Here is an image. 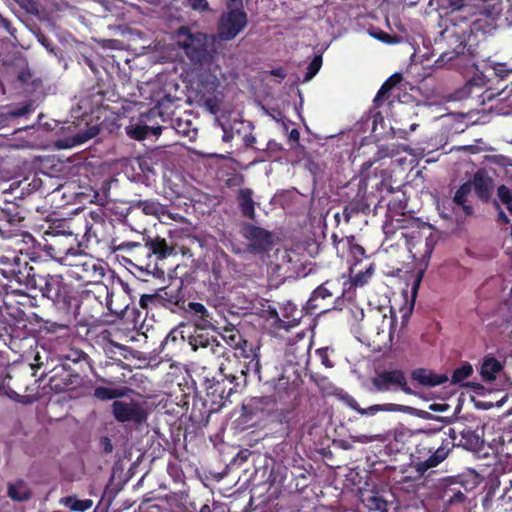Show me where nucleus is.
Returning a JSON list of instances; mask_svg holds the SVG:
<instances>
[{"mask_svg":"<svg viewBox=\"0 0 512 512\" xmlns=\"http://www.w3.org/2000/svg\"><path fill=\"white\" fill-rule=\"evenodd\" d=\"M3 305L4 299L2 292L0 291V339H2L5 335H8L11 328V325L8 323L7 318L3 314Z\"/></svg>","mask_w":512,"mask_h":512,"instance_id":"obj_53","label":"nucleus"},{"mask_svg":"<svg viewBox=\"0 0 512 512\" xmlns=\"http://www.w3.org/2000/svg\"><path fill=\"white\" fill-rule=\"evenodd\" d=\"M210 399L205 397L194 395L192 401V407L190 412V421L197 428L206 427L209 423L210 416L219 410H213L210 403Z\"/></svg>","mask_w":512,"mask_h":512,"instance_id":"obj_26","label":"nucleus"},{"mask_svg":"<svg viewBox=\"0 0 512 512\" xmlns=\"http://www.w3.org/2000/svg\"><path fill=\"white\" fill-rule=\"evenodd\" d=\"M391 89L388 87V83H383L378 90L373 102L376 107H379L383 101L387 100L390 96Z\"/></svg>","mask_w":512,"mask_h":512,"instance_id":"obj_54","label":"nucleus"},{"mask_svg":"<svg viewBox=\"0 0 512 512\" xmlns=\"http://www.w3.org/2000/svg\"><path fill=\"white\" fill-rule=\"evenodd\" d=\"M439 430L417 431L422 437L416 442L411 453V462L419 477L443 463L454 451L456 443L452 439L439 435Z\"/></svg>","mask_w":512,"mask_h":512,"instance_id":"obj_3","label":"nucleus"},{"mask_svg":"<svg viewBox=\"0 0 512 512\" xmlns=\"http://www.w3.org/2000/svg\"><path fill=\"white\" fill-rule=\"evenodd\" d=\"M350 204H353L357 209V213L368 214L370 212V204L366 199V190L359 189L356 196L349 201Z\"/></svg>","mask_w":512,"mask_h":512,"instance_id":"obj_44","label":"nucleus"},{"mask_svg":"<svg viewBox=\"0 0 512 512\" xmlns=\"http://www.w3.org/2000/svg\"><path fill=\"white\" fill-rule=\"evenodd\" d=\"M371 391L375 393L402 391L407 395L414 393L408 385L405 372L401 369L376 371L371 378Z\"/></svg>","mask_w":512,"mask_h":512,"instance_id":"obj_13","label":"nucleus"},{"mask_svg":"<svg viewBox=\"0 0 512 512\" xmlns=\"http://www.w3.org/2000/svg\"><path fill=\"white\" fill-rule=\"evenodd\" d=\"M440 489L442 490L443 501L449 505L463 503L466 499L465 492L467 488L460 477L442 479Z\"/></svg>","mask_w":512,"mask_h":512,"instance_id":"obj_23","label":"nucleus"},{"mask_svg":"<svg viewBox=\"0 0 512 512\" xmlns=\"http://www.w3.org/2000/svg\"><path fill=\"white\" fill-rule=\"evenodd\" d=\"M237 203L243 217L250 220L255 219L256 212L252 189L241 188L237 194Z\"/></svg>","mask_w":512,"mask_h":512,"instance_id":"obj_35","label":"nucleus"},{"mask_svg":"<svg viewBox=\"0 0 512 512\" xmlns=\"http://www.w3.org/2000/svg\"><path fill=\"white\" fill-rule=\"evenodd\" d=\"M142 240L146 242L150 256L155 262L176 254L175 246L168 244L167 241L159 235L154 237L143 235Z\"/></svg>","mask_w":512,"mask_h":512,"instance_id":"obj_29","label":"nucleus"},{"mask_svg":"<svg viewBox=\"0 0 512 512\" xmlns=\"http://www.w3.org/2000/svg\"><path fill=\"white\" fill-rule=\"evenodd\" d=\"M407 413L416 415L417 417H420L424 420H437V421H441V422H445V423H450V419L447 417L434 416L433 414H431L427 411L415 409L412 407H411V410L408 411Z\"/></svg>","mask_w":512,"mask_h":512,"instance_id":"obj_52","label":"nucleus"},{"mask_svg":"<svg viewBox=\"0 0 512 512\" xmlns=\"http://www.w3.org/2000/svg\"><path fill=\"white\" fill-rule=\"evenodd\" d=\"M244 183V176L242 174H233L226 180V185L229 188L241 186Z\"/></svg>","mask_w":512,"mask_h":512,"instance_id":"obj_60","label":"nucleus"},{"mask_svg":"<svg viewBox=\"0 0 512 512\" xmlns=\"http://www.w3.org/2000/svg\"><path fill=\"white\" fill-rule=\"evenodd\" d=\"M104 313L102 301L92 291H83L76 298L73 320L81 316L84 321L98 320Z\"/></svg>","mask_w":512,"mask_h":512,"instance_id":"obj_19","label":"nucleus"},{"mask_svg":"<svg viewBox=\"0 0 512 512\" xmlns=\"http://www.w3.org/2000/svg\"><path fill=\"white\" fill-rule=\"evenodd\" d=\"M59 314V320L54 322H47V330L48 332H57L59 330L63 329H69L70 325L72 323H69L67 326H62V324H65V314L64 313H58Z\"/></svg>","mask_w":512,"mask_h":512,"instance_id":"obj_55","label":"nucleus"},{"mask_svg":"<svg viewBox=\"0 0 512 512\" xmlns=\"http://www.w3.org/2000/svg\"><path fill=\"white\" fill-rule=\"evenodd\" d=\"M273 389V397L266 396L252 400L255 408H258L260 405H274L277 399L280 401L286 400L295 395L297 386L295 381H290L289 377L281 375L273 382Z\"/></svg>","mask_w":512,"mask_h":512,"instance_id":"obj_22","label":"nucleus"},{"mask_svg":"<svg viewBox=\"0 0 512 512\" xmlns=\"http://www.w3.org/2000/svg\"><path fill=\"white\" fill-rule=\"evenodd\" d=\"M441 7L449 10L447 12L448 24L441 32V36L447 42L450 50L441 53L436 60L438 66L446 65L467 52L469 28L464 29L461 25L464 22L467 26H470L471 17L473 16V7L467 0H441Z\"/></svg>","mask_w":512,"mask_h":512,"instance_id":"obj_2","label":"nucleus"},{"mask_svg":"<svg viewBox=\"0 0 512 512\" xmlns=\"http://www.w3.org/2000/svg\"><path fill=\"white\" fill-rule=\"evenodd\" d=\"M346 248L349 251V255L353 261V264L356 265L360 263L364 258H367L366 251L364 247L355 242V236L350 235L345 237Z\"/></svg>","mask_w":512,"mask_h":512,"instance_id":"obj_41","label":"nucleus"},{"mask_svg":"<svg viewBox=\"0 0 512 512\" xmlns=\"http://www.w3.org/2000/svg\"><path fill=\"white\" fill-rule=\"evenodd\" d=\"M357 209V207L355 208V206H353V204H350L348 202L347 205L344 206L343 208V217H344V220L346 223H349V221L351 220V218L358 214L357 211H355Z\"/></svg>","mask_w":512,"mask_h":512,"instance_id":"obj_61","label":"nucleus"},{"mask_svg":"<svg viewBox=\"0 0 512 512\" xmlns=\"http://www.w3.org/2000/svg\"><path fill=\"white\" fill-rule=\"evenodd\" d=\"M162 116L161 111L159 108H152L148 111L147 114L143 115V124L130 126L127 128V134L138 141L144 140L148 138L149 136H159L162 132V126L160 125H149L147 124L148 121L151 119Z\"/></svg>","mask_w":512,"mask_h":512,"instance_id":"obj_24","label":"nucleus"},{"mask_svg":"<svg viewBox=\"0 0 512 512\" xmlns=\"http://www.w3.org/2000/svg\"><path fill=\"white\" fill-rule=\"evenodd\" d=\"M112 251L126 252L130 257L131 263L141 271H145L148 274H154L158 269L157 262L151 258L149 249L145 241H123L119 242L114 240L112 242Z\"/></svg>","mask_w":512,"mask_h":512,"instance_id":"obj_14","label":"nucleus"},{"mask_svg":"<svg viewBox=\"0 0 512 512\" xmlns=\"http://www.w3.org/2000/svg\"><path fill=\"white\" fill-rule=\"evenodd\" d=\"M65 224L64 222L57 227H50L45 232L44 243L40 244V247L51 259L62 265H72L68 262V257L83 256L81 248L84 244L72 230H60Z\"/></svg>","mask_w":512,"mask_h":512,"instance_id":"obj_6","label":"nucleus"},{"mask_svg":"<svg viewBox=\"0 0 512 512\" xmlns=\"http://www.w3.org/2000/svg\"><path fill=\"white\" fill-rule=\"evenodd\" d=\"M221 380H207L206 381V399H210L213 410H221L230 396L238 391V388L244 387L247 383V376L245 380L239 379L231 382V377H227L224 373L220 372Z\"/></svg>","mask_w":512,"mask_h":512,"instance_id":"obj_12","label":"nucleus"},{"mask_svg":"<svg viewBox=\"0 0 512 512\" xmlns=\"http://www.w3.org/2000/svg\"><path fill=\"white\" fill-rule=\"evenodd\" d=\"M247 13L240 8H230L223 12L218 22V36L221 40L230 41L247 26Z\"/></svg>","mask_w":512,"mask_h":512,"instance_id":"obj_17","label":"nucleus"},{"mask_svg":"<svg viewBox=\"0 0 512 512\" xmlns=\"http://www.w3.org/2000/svg\"><path fill=\"white\" fill-rule=\"evenodd\" d=\"M316 355L321 360V363L327 367L332 368L334 366L333 362L329 358V348L328 347H322L316 350Z\"/></svg>","mask_w":512,"mask_h":512,"instance_id":"obj_59","label":"nucleus"},{"mask_svg":"<svg viewBox=\"0 0 512 512\" xmlns=\"http://www.w3.org/2000/svg\"><path fill=\"white\" fill-rule=\"evenodd\" d=\"M322 63H323L322 56L315 55L307 67V71L304 76L305 82L312 80L316 76V74L319 72V70L322 66Z\"/></svg>","mask_w":512,"mask_h":512,"instance_id":"obj_47","label":"nucleus"},{"mask_svg":"<svg viewBox=\"0 0 512 512\" xmlns=\"http://www.w3.org/2000/svg\"><path fill=\"white\" fill-rule=\"evenodd\" d=\"M19 206L13 202H6L4 207L0 209V220H5L11 225H18L24 221Z\"/></svg>","mask_w":512,"mask_h":512,"instance_id":"obj_39","label":"nucleus"},{"mask_svg":"<svg viewBox=\"0 0 512 512\" xmlns=\"http://www.w3.org/2000/svg\"><path fill=\"white\" fill-rule=\"evenodd\" d=\"M177 45L189 59L193 70L210 68L215 61L216 51L208 44L203 32H192L190 27L181 26L176 31Z\"/></svg>","mask_w":512,"mask_h":512,"instance_id":"obj_5","label":"nucleus"},{"mask_svg":"<svg viewBox=\"0 0 512 512\" xmlns=\"http://www.w3.org/2000/svg\"><path fill=\"white\" fill-rule=\"evenodd\" d=\"M183 311L188 315V318L194 323L197 329L214 328L213 313L210 312L205 305L199 302H188Z\"/></svg>","mask_w":512,"mask_h":512,"instance_id":"obj_27","label":"nucleus"},{"mask_svg":"<svg viewBox=\"0 0 512 512\" xmlns=\"http://www.w3.org/2000/svg\"><path fill=\"white\" fill-rule=\"evenodd\" d=\"M416 434H418V433L413 432L412 430H410L408 428L402 427V428L394 430L393 438L396 442L404 444L406 442H410L411 439L416 436Z\"/></svg>","mask_w":512,"mask_h":512,"instance_id":"obj_51","label":"nucleus"},{"mask_svg":"<svg viewBox=\"0 0 512 512\" xmlns=\"http://www.w3.org/2000/svg\"><path fill=\"white\" fill-rule=\"evenodd\" d=\"M472 187H474L475 193L478 198L487 203L492 195V180L489 177H485L483 174L477 172L475 173L473 180L470 181Z\"/></svg>","mask_w":512,"mask_h":512,"instance_id":"obj_36","label":"nucleus"},{"mask_svg":"<svg viewBox=\"0 0 512 512\" xmlns=\"http://www.w3.org/2000/svg\"><path fill=\"white\" fill-rule=\"evenodd\" d=\"M8 496L15 501H25L31 497V491L23 480L9 484Z\"/></svg>","mask_w":512,"mask_h":512,"instance_id":"obj_40","label":"nucleus"},{"mask_svg":"<svg viewBox=\"0 0 512 512\" xmlns=\"http://www.w3.org/2000/svg\"><path fill=\"white\" fill-rule=\"evenodd\" d=\"M242 236L249 242L248 251L260 255L269 252L273 247V236L270 231L251 223L241 227Z\"/></svg>","mask_w":512,"mask_h":512,"instance_id":"obj_18","label":"nucleus"},{"mask_svg":"<svg viewBox=\"0 0 512 512\" xmlns=\"http://www.w3.org/2000/svg\"><path fill=\"white\" fill-rule=\"evenodd\" d=\"M187 5L197 12H206L210 10L208 0H187Z\"/></svg>","mask_w":512,"mask_h":512,"instance_id":"obj_57","label":"nucleus"},{"mask_svg":"<svg viewBox=\"0 0 512 512\" xmlns=\"http://www.w3.org/2000/svg\"><path fill=\"white\" fill-rule=\"evenodd\" d=\"M273 314L275 315V322L278 323V328H284L288 330L289 328L295 327L299 324L300 318L295 316H290L289 314L285 313L284 317L287 318V320H282L276 311H273Z\"/></svg>","mask_w":512,"mask_h":512,"instance_id":"obj_50","label":"nucleus"},{"mask_svg":"<svg viewBox=\"0 0 512 512\" xmlns=\"http://www.w3.org/2000/svg\"><path fill=\"white\" fill-rule=\"evenodd\" d=\"M93 396L98 400L108 401L123 397L124 392L121 389L99 386L94 389Z\"/></svg>","mask_w":512,"mask_h":512,"instance_id":"obj_42","label":"nucleus"},{"mask_svg":"<svg viewBox=\"0 0 512 512\" xmlns=\"http://www.w3.org/2000/svg\"><path fill=\"white\" fill-rule=\"evenodd\" d=\"M503 365L494 357H485L483 359L480 375L485 382H492L496 379V374L502 371Z\"/></svg>","mask_w":512,"mask_h":512,"instance_id":"obj_38","label":"nucleus"},{"mask_svg":"<svg viewBox=\"0 0 512 512\" xmlns=\"http://www.w3.org/2000/svg\"><path fill=\"white\" fill-rule=\"evenodd\" d=\"M31 112V106L30 105H24L19 108H16L9 112V115L12 117H20L24 116Z\"/></svg>","mask_w":512,"mask_h":512,"instance_id":"obj_63","label":"nucleus"},{"mask_svg":"<svg viewBox=\"0 0 512 512\" xmlns=\"http://www.w3.org/2000/svg\"><path fill=\"white\" fill-rule=\"evenodd\" d=\"M447 437L456 443V447L467 451H479L484 444L483 426L477 421L457 422L448 429Z\"/></svg>","mask_w":512,"mask_h":512,"instance_id":"obj_11","label":"nucleus"},{"mask_svg":"<svg viewBox=\"0 0 512 512\" xmlns=\"http://www.w3.org/2000/svg\"><path fill=\"white\" fill-rule=\"evenodd\" d=\"M221 336L227 345L238 351L235 355L242 357L244 361L236 362L238 369L235 372L231 370V367L221 364L220 372L224 373L227 377H231V382L234 380L238 381L239 379L245 380V376H248L251 372L257 374L258 379L262 381L258 355L259 348H255L251 343L243 339L241 333L235 327L225 328Z\"/></svg>","mask_w":512,"mask_h":512,"instance_id":"obj_4","label":"nucleus"},{"mask_svg":"<svg viewBox=\"0 0 512 512\" xmlns=\"http://www.w3.org/2000/svg\"><path fill=\"white\" fill-rule=\"evenodd\" d=\"M231 113H222L216 118L218 125L223 131L222 140L226 143L231 142L234 139L235 134H240L241 129L244 127V121L240 119H230Z\"/></svg>","mask_w":512,"mask_h":512,"instance_id":"obj_32","label":"nucleus"},{"mask_svg":"<svg viewBox=\"0 0 512 512\" xmlns=\"http://www.w3.org/2000/svg\"><path fill=\"white\" fill-rule=\"evenodd\" d=\"M89 215L92 222L86 221L85 233L83 237L87 242H89L91 238H95L97 243L101 241L106 242L109 244V247L112 250V242L114 240L119 241L118 238L113 237L112 235V231L115 228L113 220L106 217L102 208H97L96 210L90 211Z\"/></svg>","mask_w":512,"mask_h":512,"instance_id":"obj_15","label":"nucleus"},{"mask_svg":"<svg viewBox=\"0 0 512 512\" xmlns=\"http://www.w3.org/2000/svg\"><path fill=\"white\" fill-rule=\"evenodd\" d=\"M361 502L369 512H388L389 502L377 491L361 493Z\"/></svg>","mask_w":512,"mask_h":512,"instance_id":"obj_34","label":"nucleus"},{"mask_svg":"<svg viewBox=\"0 0 512 512\" xmlns=\"http://www.w3.org/2000/svg\"><path fill=\"white\" fill-rule=\"evenodd\" d=\"M136 206L144 212L146 215H157L160 211V203L153 200H140Z\"/></svg>","mask_w":512,"mask_h":512,"instance_id":"obj_48","label":"nucleus"},{"mask_svg":"<svg viewBox=\"0 0 512 512\" xmlns=\"http://www.w3.org/2000/svg\"><path fill=\"white\" fill-rule=\"evenodd\" d=\"M71 266L79 269V271L75 272L76 275L87 283L99 282L104 276L103 268L93 259L79 260L77 263H72Z\"/></svg>","mask_w":512,"mask_h":512,"instance_id":"obj_30","label":"nucleus"},{"mask_svg":"<svg viewBox=\"0 0 512 512\" xmlns=\"http://www.w3.org/2000/svg\"><path fill=\"white\" fill-rule=\"evenodd\" d=\"M497 196L499 200L505 205L511 204L512 202V192L506 185H500L497 188Z\"/></svg>","mask_w":512,"mask_h":512,"instance_id":"obj_56","label":"nucleus"},{"mask_svg":"<svg viewBox=\"0 0 512 512\" xmlns=\"http://www.w3.org/2000/svg\"><path fill=\"white\" fill-rule=\"evenodd\" d=\"M411 377L420 385L427 387H436L448 381L446 374H437L425 368L414 369L411 372Z\"/></svg>","mask_w":512,"mask_h":512,"instance_id":"obj_33","label":"nucleus"},{"mask_svg":"<svg viewBox=\"0 0 512 512\" xmlns=\"http://www.w3.org/2000/svg\"><path fill=\"white\" fill-rule=\"evenodd\" d=\"M196 71L198 73L195 80V91L198 102L205 107L209 113L217 115L225 97L223 91L220 89L221 83L216 74L210 71V68Z\"/></svg>","mask_w":512,"mask_h":512,"instance_id":"obj_8","label":"nucleus"},{"mask_svg":"<svg viewBox=\"0 0 512 512\" xmlns=\"http://www.w3.org/2000/svg\"><path fill=\"white\" fill-rule=\"evenodd\" d=\"M112 414L119 422H133L142 424L147 420V412L137 402L114 401L112 404Z\"/></svg>","mask_w":512,"mask_h":512,"instance_id":"obj_21","label":"nucleus"},{"mask_svg":"<svg viewBox=\"0 0 512 512\" xmlns=\"http://www.w3.org/2000/svg\"><path fill=\"white\" fill-rule=\"evenodd\" d=\"M13 278L28 289H38L43 298L51 301L57 313L65 314V324L73 322L74 308L78 290L73 283L60 274H42L27 262L20 264L16 258V267L11 270Z\"/></svg>","mask_w":512,"mask_h":512,"instance_id":"obj_1","label":"nucleus"},{"mask_svg":"<svg viewBox=\"0 0 512 512\" xmlns=\"http://www.w3.org/2000/svg\"><path fill=\"white\" fill-rule=\"evenodd\" d=\"M473 373L472 365L469 363H465L462 366L456 368L451 377V382L453 384H458L470 377Z\"/></svg>","mask_w":512,"mask_h":512,"instance_id":"obj_45","label":"nucleus"},{"mask_svg":"<svg viewBox=\"0 0 512 512\" xmlns=\"http://www.w3.org/2000/svg\"><path fill=\"white\" fill-rule=\"evenodd\" d=\"M140 305L142 308L164 307L173 313L183 311L186 305L183 281H173L154 294H143L140 298Z\"/></svg>","mask_w":512,"mask_h":512,"instance_id":"obj_9","label":"nucleus"},{"mask_svg":"<svg viewBox=\"0 0 512 512\" xmlns=\"http://www.w3.org/2000/svg\"><path fill=\"white\" fill-rule=\"evenodd\" d=\"M487 85V79L483 73H475L465 85L457 91L459 99L463 98H474L482 97V102L490 100L493 96L492 93L488 94V90L485 89Z\"/></svg>","mask_w":512,"mask_h":512,"instance_id":"obj_25","label":"nucleus"},{"mask_svg":"<svg viewBox=\"0 0 512 512\" xmlns=\"http://www.w3.org/2000/svg\"><path fill=\"white\" fill-rule=\"evenodd\" d=\"M373 271L374 264H370L369 267H367L364 271H360L352 277V283L355 286H364L368 283V280L372 276Z\"/></svg>","mask_w":512,"mask_h":512,"instance_id":"obj_49","label":"nucleus"},{"mask_svg":"<svg viewBox=\"0 0 512 512\" xmlns=\"http://www.w3.org/2000/svg\"><path fill=\"white\" fill-rule=\"evenodd\" d=\"M66 505L73 511L84 512L93 505L91 499H78L75 496H69L65 500Z\"/></svg>","mask_w":512,"mask_h":512,"instance_id":"obj_43","label":"nucleus"},{"mask_svg":"<svg viewBox=\"0 0 512 512\" xmlns=\"http://www.w3.org/2000/svg\"><path fill=\"white\" fill-rule=\"evenodd\" d=\"M503 11L502 0H481L478 6V14L472 13L470 26L464 22L462 28H469V44L467 53H473V47L477 46L481 40H485L487 35H491L497 29V19Z\"/></svg>","mask_w":512,"mask_h":512,"instance_id":"obj_7","label":"nucleus"},{"mask_svg":"<svg viewBox=\"0 0 512 512\" xmlns=\"http://www.w3.org/2000/svg\"><path fill=\"white\" fill-rule=\"evenodd\" d=\"M472 190V184L470 181H467L460 185V187L456 190L452 202L457 206L461 207L464 214L466 216H471L474 213V209L472 205L468 204V196L470 195Z\"/></svg>","mask_w":512,"mask_h":512,"instance_id":"obj_37","label":"nucleus"},{"mask_svg":"<svg viewBox=\"0 0 512 512\" xmlns=\"http://www.w3.org/2000/svg\"><path fill=\"white\" fill-rule=\"evenodd\" d=\"M49 372L53 373L49 379V387L55 393L75 390L82 383L79 373L68 370L65 364L55 366Z\"/></svg>","mask_w":512,"mask_h":512,"instance_id":"obj_20","label":"nucleus"},{"mask_svg":"<svg viewBox=\"0 0 512 512\" xmlns=\"http://www.w3.org/2000/svg\"><path fill=\"white\" fill-rule=\"evenodd\" d=\"M344 295L338 279H328L316 287L307 300L304 310L311 315H321L335 308Z\"/></svg>","mask_w":512,"mask_h":512,"instance_id":"obj_10","label":"nucleus"},{"mask_svg":"<svg viewBox=\"0 0 512 512\" xmlns=\"http://www.w3.org/2000/svg\"><path fill=\"white\" fill-rule=\"evenodd\" d=\"M273 474V481H278L281 488L289 493L304 491L309 486L311 480L310 470L300 466L278 468Z\"/></svg>","mask_w":512,"mask_h":512,"instance_id":"obj_16","label":"nucleus"},{"mask_svg":"<svg viewBox=\"0 0 512 512\" xmlns=\"http://www.w3.org/2000/svg\"><path fill=\"white\" fill-rule=\"evenodd\" d=\"M372 36L374 38H376L377 40L383 42V43H386V44H392L394 43L393 41V36L380 30L378 32H375V33H372Z\"/></svg>","mask_w":512,"mask_h":512,"instance_id":"obj_62","label":"nucleus"},{"mask_svg":"<svg viewBox=\"0 0 512 512\" xmlns=\"http://www.w3.org/2000/svg\"><path fill=\"white\" fill-rule=\"evenodd\" d=\"M206 329L195 328L194 334L189 336V345L192 350L197 351L200 348L208 349L212 354L221 356L224 354V346L218 342L214 336H210Z\"/></svg>","mask_w":512,"mask_h":512,"instance_id":"obj_28","label":"nucleus"},{"mask_svg":"<svg viewBox=\"0 0 512 512\" xmlns=\"http://www.w3.org/2000/svg\"><path fill=\"white\" fill-rule=\"evenodd\" d=\"M44 358H45V360H47V355H46L45 351H44ZM43 366H45V370L43 371L42 376L47 373L46 370L48 369V362L45 363L43 360V356L40 354V352L37 351L34 356V361H33V363H31V368H32V370H34V372H36L38 369L42 368Z\"/></svg>","mask_w":512,"mask_h":512,"instance_id":"obj_58","label":"nucleus"},{"mask_svg":"<svg viewBox=\"0 0 512 512\" xmlns=\"http://www.w3.org/2000/svg\"><path fill=\"white\" fill-rule=\"evenodd\" d=\"M402 80V75L400 73H395L391 75L384 83H388V87L392 89Z\"/></svg>","mask_w":512,"mask_h":512,"instance_id":"obj_64","label":"nucleus"},{"mask_svg":"<svg viewBox=\"0 0 512 512\" xmlns=\"http://www.w3.org/2000/svg\"><path fill=\"white\" fill-rule=\"evenodd\" d=\"M96 135V132L77 134L69 143L68 140H58L57 146L60 148H69L75 145L83 144Z\"/></svg>","mask_w":512,"mask_h":512,"instance_id":"obj_46","label":"nucleus"},{"mask_svg":"<svg viewBox=\"0 0 512 512\" xmlns=\"http://www.w3.org/2000/svg\"><path fill=\"white\" fill-rule=\"evenodd\" d=\"M350 407L362 416H373L379 412H408L411 407L396 403L375 404L367 408H362L356 400L352 399Z\"/></svg>","mask_w":512,"mask_h":512,"instance_id":"obj_31","label":"nucleus"}]
</instances>
